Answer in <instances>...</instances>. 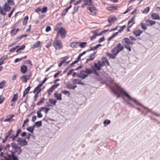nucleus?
<instances>
[{
    "instance_id": "1",
    "label": "nucleus",
    "mask_w": 160,
    "mask_h": 160,
    "mask_svg": "<svg viewBox=\"0 0 160 160\" xmlns=\"http://www.w3.org/2000/svg\"><path fill=\"white\" fill-rule=\"evenodd\" d=\"M112 91L115 94H118L117 98H119L121 95H125L128 98V100L133 101L136 104L141 105L136 100H134L127 93L123 88H122L118 84H115L114 87L112 89Z\"/></svg>"
},
{
    "instance_id": "2",
    "label": "nucleus",
    "mask_w": 160,
    "mask_h": 160,
    "mask_svg": "<svg viewBox=\"0 0 160 160\" xmlns=\"http://www.w3.org/2000/svg\"><path fill=\"white\" fill-rule=\"evenodd\" d=\"M11 146L12 148V151H10V154H8V158L4 156V158L8 160H18V157L15 155V153H17L18 155L20 154L22 151V149L21 147H18L17 144L15 142L12 143L11 144Z\"/></svg>"
},
{
    "instance_id": "3",
    "label": "nucleus",
    "mask_w": 160,
    "mask_h": 160,
    "mask_svg": "<svg viewBox=\"0 0 160 160\" xmlns=\"http://www.w3.org/2000/svg\"><path fill=\"white\" fill-rule=\"evenodd\" d=\"M58 38H57L56 37L53 43V45L56 49L57 50H60L62 48V43L61 41L58 39Z\"/></svg>"
},
{
    "instance_id": "4",
    "label": "nucleus",
    "mask_w": 160,
    "mask_h": 160,
    "mask_svg": "<svg viewBox=\"0 0 160 160\" xmlns=\"http://www.w3.org/2000/svg\"><path fill=\"white\" fill-rule=\"evenodd\" d=\"M67 34L66 31L63 27H61L60 29L58 31L56 37L58 38V36L60 35L62 38H64L66 36Z\"/></svg>"
},
{
    "instance_id": "5",
    "label": "nucleus",
    "mask_w": 160,
    "mask_h": 160,
    "mask_svg": "<svg viewBox=\"0 0 160 160\" xmlns=\"http://www.w3.org/2000/svg\"><path fill=\"white\" fill-rule=\"evenodd\" d=\"M124 48V47L122 46L121 43H118L116 44L112 50L114 52L118 54L120 52L122 51Z\"/></svg>"
},
{
    "instance_id": "6",
    "label": "nucleus",
    "mask_w": 160,
    "mask_h": 160,
    "mask_svg": "<svg viewBox=\"0 0 160 160\" xmlns=\"http://www.w3.org/2000/svg\"><path fill=\"white\" fill-rule=\"evenodd\" d=\"M87 8L90 11L92 15H95L96 14L97 9L94 5H91V6L87 7Z\"/></svg>"
},
{
    "instance_id": "7",
    "label": "nucleus",
    "mask_w": 160,
    "mask_h": 160,
    "mask_svg": "<svg viewBox=\"0 0 160 160\" xmlns=\"http://www.w3.org/2000/svg\"><path fill=\"white\" fill-rule=\"evenodd\" d=\"M17 141L18 142V144H20L21 146H24L27 145V142L26 141V140L23 139L21 138H18L17 139Z\"/></svg>"
},
{
    "instance_id": "8",
    "label": "nucleus",
    "mask_w": 160,
    "mask_h": 160,
    "mask_svg": "<svg viewBox=\"0 0 160 160\" xmlns=\"http://www.w3.org/2000/svg\"><path fill=\"white\" fill-rule=\"evenodd\" d=\"M77 76L82 79H83L88 77V75L87 74L84 70H82L80 71V74L77 75Z\"/></svg>"
},
{
    "instance_id": "9",
    "label": "nucleus",
    "mask_w": 160,
    "mask_h": 160,
    "mask_svg": "<svg viewBox=\"0 0 160 160\" xmlns=\"http://www.w3.org/2000/svg\"><path fill=\"white\" fill-rule=\"evenodd\" d=\"M59 85V83L53 85L48 90V94L49 95H50L51 93L53 92L54 90L57 88Z\"/></svg>"
},
{
    "instance_id": "10",
    "label": "nucleus",
    "mask_w": 160,
    "mask_h": 160,
    "mask_svg": "<svg viewBox=\"0 0 160 160\" xmlns=\"http://www.w3.org/2000/svg\"><path fill=\"white\" fill-rule=\"evenodd\" d=\"M111 52L112 54L110 53L107 52V56H108L110 59H115L116 56H117L118 54H117L114 52L112 50Z\"/></svg>"
},
{
    "instance_id": "11",
    "label": "nucleus",
    "mask_w": 160,
    "mask_h": 160,
    "mask_svg": "<svg viewBox=\"0 0 160 160\" xmlns=\"http://www.w3.org/2000/svg\"><path fill=\"white\" fill-rule=\"evenodd\" d=\"M30 77L31 75L30 74L23 75L21 77V79L22 80V82L26 83L27 80L30 78Z\"/></svg>"
},
{
    "instance_id": "12",
    "label": "nucleus",
    "mask_w": 160,
    "mask_h": 160,
    "mask_svg": "<svg viewBox=\"0 0 160 160\" xmlns=\"http://www.w3.org/2000/svg\"><path fill=\"white\" fill-rule=\"evenodd\" d=\"M42 86V84H39L34 89L33 93L39 94L41 91V87Z\"/></svg>"
},
{
    "instance_id": "13",
    "label": "nucleus",
    "mask_w": 160,
    "mask_h": 160,
    "mask_svg": "<svg viewBox=\"0 0 160 160\" xmlns=\"http://www.w3.org/2000/svg\"><path fill=\"white\" fill-rule=\"evenodd\" d=\"M3 9L6 12H8L11 10V7L7 3H5L2 7Z\"/></svg>"
},
{
    "instance_id": "14",
    "label": "nucleus",
    "mask_w": 160,
    "mask_h": 160,
    "mask_svg": "<svg viewBox=\"0 0 160 160\" xmlns=\"http://www.w3.org/2000/svg\"><path fill=\"white\" fill-rule=\"evenodd\" d=\"M54 97L56 98V100L60 101H61L62 100V94L61 93H59L57 92H55L54 93Z\"/></svg>"
},
{
    "instance_id": "15",
    "label": "nucleus",
    "mask_w": 160,
    "mask_h": 160,
    "mask_svg": "<svg viewBox=\"0 0 160 160\" xmlns=\"http://www.w3.org/2000/svg\"><path fill=\"white\" fill-rule=\"evenodd\" d=\"M151 17L153 19L159 20L160 19V17L159 14L158 13H153L151 14Z\"/></svg>"
},
{
    "instance_id": "16",
    "label": "nucleus",
    "mask_w": 160,
    "mask_h": 160,
    "mask_svg": "<svg viewBox=\"0 0 160 160\" xmlns=\"http://www.w3.org/2000/svg\"><path fill=\"white\" fill-rule=\"evenodd\" d=\"M96 52H94L93 53L91 54L90 55V57H89L90 58L89 59H87L86 62L87 63L89 61L93 60L95 57V55L96 54Z\"/></svg>"
},
{
    "instance_id": "17",
    "label": "nucleus",
    "mask_w": 160,
    "mask_h": 160,
    "mask_svg": "<svg viewBox=\"0 0 160 160\" xmlns=\"http://www.w3.org/2000/svg\"><path fill=\"white\" fill-rule=\"evenodd\" d=\"M142 32V31L141 30H136L133 31V33L135 36L137 37L140 36Z\"/></svg>"
},
{
    "instance_id": "18",
    "label": "nucleus",
    "mask_w": 160,
    "mask_h": 160,
    "mask_svg": "<svg viewBox=\"0 0 160 160\" xmlns=\"http://www.w3.org/2000/svg\"><path fill=\"white\" fill-rule=\"evenodd\" d=\"M122 43L124 42L126 44L124 45H130L131 41L128 38H124L122 40Z\"/></svg>"
},
{
    "instance_id": "19",
    "label": "nucleus",
    "mask_w": 160,
    "mask_h": 160,
    "mask_svg": "<svg viewBox=\"0 0 160 160\" xmlns=\"http://www.w3.org/2000/svg\"><path fill=\"white\" fill-rule=\"evenodd\" d=\"M46 109L44 108H41L39 111L37 112V117L38 118H41L42 117V115L41 113V112L44 110V109Z\"/></svg>"
},
{
    "instance_id": "20",
    "label": "nucleus",
    "mask_w": 160,
    "mask_h": 160,
    "mask_svg": "<svg viewBox=\"0 0 160 160\" xmlns=\"http://www.w3.org/2000/svg\"><path fill=\"white\" fill-rule=\"evenodd\" d=\"M146 22L147 25L148 26H151L155 24L156 23L155 21L149 20H147L146 21Z\"/></svg>"
},
{
    "instance_id": "21",
    "label": "nucleus",
    "mask_w": 160,
    "mask_h": 160,
    "mask_svg": "<svg viewBox=\"0 0 160 160\" xmlns=\"http://www.w3.org/2000/svg\"><path fill=\"white\" fill-rule=\"evenodd\" d=\"M135 16H134L133 17L131 18L129 21L128 23V25H129L131 23H132V24L129 26V28H131L132 26V25L135 23L134 21L135 18Z\"/></svg>"
},
{
    "instance_id": "22",
    "label": "nucleus",
    "mask_w": 160,
    "mask_h": 160,
    "mask_svg": "<svg viewBox=\"0 0 160 160\" xmlns=\"http://www.w3.org/2000/svg\"><path fill=\"white\" fill-rule=\"evenodd\" d=\"M117 20V18L115 17H110L108 18V21L109 23H111Z\"/></svg>"
},
{
    "instance_id": "23",
    "label": "nucleus",
    "mask_w": 160,
    "mask_h": 160,
    "mask_svg": "<svg viewBox=\"0 0 160 160\" xmlns=\"http://www.w3.org/2000/svg\"><path fill=\"white\" fill-rule=\"evenodd\" d=\"M83 2L84 3V5L88 6L91 5L92 3V0H83Z\"/></svg>"
},
{
    "instance_id": "24",
    "label": "nucleus",
    "mask_w": 160,
    "mask_h": 160,
    "mask_svg": "<svg viewBox=\"0 0 160 160\" xmlns=\"http://www.w3.org/2000/svg\"><path fill=\"white\" fill-rule=\"evenodd\" d=\"M14 116L13 115H11L9 116H6V118L4 120L5 122H10V120Z\"/></svg>"
},
{
    "instance_id": "25",
    "label": "nucleus",
    "mask_w": 160,
    "mask_h": 160,
    "mask_svg": "<svg viewBox=\"0 0 160 160\" xmlns=\"http://www.w3.org/2000/svg\"><path fill=\"white\" fill-rule=\"evenodd\" d=\"M102 62L106 66H109V62L106 58H104L102 59Z\"/></svg>"
},
{
    "instance_id": "26",
    "label": "nucleus",
    "mask_w": 160,
    "mask_h": 160,
    "mask_svg": "<svg viewBox=\"0 0 160 160\" xmlns=\"http://www.w3.org/2000/svg\"><path fill=\"white\" fill-rule=\"evenodd\" d=\"M84 71L87 75L93 73V69L86 68L85 70Z\"/></svg>"
},
{
    "instance_id": "27",
    "label": "nucleus",
    "mask_w": 160,
    "mask_h": 160,
    "mask_svg": "<svg viewBox=\"0 0 160 160\" xmlns=\"http://www.w3.org/2000/svg\"><path fill=\"white\" fill-rule=\"evenodd\" d=\"M27 69V68L26 66H23L21 67V71L22 73H25L26 72Z\"/></svg>"
},
{
    "instance_id": "28",
    "label": "nucleus",
    "mask_w": 160,
    "mask_h": 160,
    "mask_svg": "<svg viewBox=\"0 0 160 160\" xmlns=\"http://www.w3.org/2000/svg\"><path fill=\"white\" fill-rule=\"evenodd\" d=\"M101 45H102L101 44H97L96 46L91 48L90 49L87 50V51H89L92 50L94 51L96 50L99 47L101 46Z\"/></svg>"
},
{
    "instance_id": "29",
    "label": "nucleus",
    "mask_w": 160,
    "mask_h": 160,
    "mask_svg": "<svg viewBox=\"0 0 160 160\" xmlns=\"http://www.w3.org/2000/svg\"><path fill=\"white\" fill-rule=\"evenodd\" d=\"M49 102L50 103L53 104L54 106L56 105L57 102V100L53 98L49 99Z\"/></svg>"
},
{
    "instance_id": "30",
    "label": "nucleus",
    "mask_w": 160,
    "mask_h": 160,
    "mask_svg": "<svg viewBox=\"0 0 160 160\" xmlns=\"http://www.w3.org/2000/svg\"><path fill=\"white\" fill-rule=\"evenodd\" d=\"M71 5L69 6L68 7L66 8L62 12V15H65L68 10L72 7Z\"/></svg>"
},
{
    "instance_id": "31",
    "label": "nucleus",
    "mask_w": 160,
    "mask_h": 160,
    "mask_svg": "<svg viewBox=\"0 0 160 160\" xmlns=\"http://www.w3.org/2000/svg\"><path fill=\"white\" fill-rule=\"evenodd\" d=\"M117 6H112L107 8V9L108 11H111L112 10L117 9Z\"/></svg>"
},
{
    "instance_id": "32",
    "label": "nucleus",
    "mask_w": 160,
    "mask_h": 160,
    "mask_svg": "<svg viewBox=\"0 0 160 160\" xmlns=\"http://www.w3.org/2000/svg\"><path fill=\"white\" fill-rule=\"evenodd\" d=\"M78 44V42H72L70 43V46L72 48H76L77 47Z\"/></svg>"
},
{
    "instance_id": "33",
    "label": "nucleus",
    "mask_w": 160,
    "mask_h": 160,
    "mask_svg": "<svg viewBox=\"0 0 160 160\" xmlns=\"http://www.w3.org/2000/svg\"><path fill=\"white\" fill-rule=\"evenodd\" d=\"M35 125L36 127L38 128L40 127L42 125V121H40L36 122L35 123Z\"/></svg>"
},
{
    "instance_id": "34",
    "label": "nucleus",
    "mask_w": 160,
    "mask_h": 160,
    "mask_svg": "<svg viewBox=\"0 0 160 160\" xmlns=\"http://www.w3.org/2000/svg\"><path fill=\"white\" fill-rule=\"evenodd\" d=\"M18 94L17 93L15 94L14 95L12 98L11 99V101L12 102H14L16 101L18 99Z\"/></svg>"
},
{
    "instance_id": "35",
    "label": "nucleus",
    "mask_w": 160,
    "mask_h": 160,
    "mask_svg": "<svg viewBox=\"0 0 160 160\" xmlns=\"http://www.w3.org/2000/svg\"><path fill=\"white\" fill-rule=\"evenodd\" d=\"M93 33L94 35L90 37L91 40V41L93 40L94 39L96 38L97 35H96V31H93Z\"/></svg>"
},
{
    "instance_id": "36",
    "label": "nucleus",
    "mask_w": 160,
    "mask_h": 160,
    "mask_svg": "<svg viewBox=\"0 0 160 160\" xmlns=\"http://www.w3.org/2000/svg\"><path fill=\"white\" fill-rule=\"evenodd\" d=\"M28 19V16H26L24 18L22 21V23L23 25H25L27 24Z\"/></svg>"
},
{
    "instance_id": "37",
    "label": "nucleus",
    "mask_w": 160,
    "mask_h": 160,
    "mask_svg": "<svg viewBox=\"0 0 160 160\" xmlns=\"http://www.w3.org/2000/svg\"><path fill=\"white\" fill-rule=\"evenodd\" d=\"M87 43V42H80L79 44V46L81 48H84L86 46Z\"/></svg>"
},
{
    "instance_id": "38",
    "label": "nucleus",
    "mask_w": 160,
    "mask_h": 160,
    "mask_svg": "<svg viewBox=\"0 0 160 160\" xmlns=\"http://www.w3.org/2000/svg\"><path fill=\"white\" fill-rule=\"evenodd\" d=\"M6 82L5 81H3L0 82V89L2 88L5 86Z\"/></svg>"
},
{
    "instance_id": "39",
    "label": "nucleus",
    "mask_w": 160,
    "mask_h": 160,
    "mask_svg": "<svg viewBox=\"0 0 160 160\" xmlns=\"http://www.w3.org/2000/svg\"><path fill=\"white\" fill-rule=\"evenodd\" d=\"M41 44V42L39 41H38L36 43L34 44L33 45V48H36L38 47Z\"/></svg>"
},
{
    "instance_id": "40",
    "label": "nucleus",
    "mask_w": 160,
    "mask_h": 160,
    "mask_svg": "<svg viewBox=\"0 0 160 160\" xmlns=\"http://www.w3.org/2000/svg\"><path fill=\"white\" fill-rule=\"evenodd\" d=\"M66 88L68 89H72V85L71 83H67L66 85Z\"/></svg>"
},
{
    "instance_id": "41",
    "label": "nucleus",
    "mask_w": 160,
    "mask_h": 160,
    "mask_svg": "<svg viewBox=\"0 0 160 160\" xmlns=\"http://www.w3.org/2000/svg\"><path fill=\"white\" fill-rule=\"evenodd\" d=\"M19 30V29H17L16 30L15 29H14L12 30L11 33L13 35H15Z\"/></svg>"
},
{
    "instance_id": "42",
    "label": "nucleus",
    "mask_w": 160,
    "mask_h": 160,
    "mask_svg": "<svg viewBox=\"0 0 160 160\" xmlns=\"http://www.w3.org/2000/svg\"><path fill=\"white\" fill-rule=\"evenodd\" d=\"M61 93L64 94L65 95H67V94H68L69 96H70V92L66 90H62V91Z\"/></svg>"
},
{
    "instance_id": "43",
    "label": "nucleus",
    "mask_w": 160,
    "mask_h": 160,
    "mask_svg": "<svg viewBox=\"0 0 160 160\" xmlns=\"http://www.w3.org/2000/svg\"><path fill=\"white\" fill-rule=\"evenodd\" d=\"M80 80L78 79H74L72 81V82L74 84H79Z\"/></svg>"
},
{
    "instance_id": "44",
    "label": "nucleus",
    "mask_w": 160,
    "mask_h": 160,
    "mask_svg": "<svg viewBox=\"0 0 160 160\" xmlns=\"http://www.w3.org/2000/svg\"><path fill=\"white\" fill-rule=\"evenodd\" d=\"M141 27L142 29L145 30L147 29V27L145 24L142 23L141 24Z\"/></svg>"
},
{
    "instance_id": "45",
    "label": "nucleus",
    "mask_w": 160,
    "mask_h": 160,
    "mask_svg": "<svg viewBox=\"0 0 160 160\" xmlns=\"http://www.w3.org/2000/svg\"><path fill=\"white\" fill-rule=\"evenodd\" d=\"M150 10V8L149 7H147L144 9V10L142 12L144 13H147Z\"/></svg>"
},
{
    "instance_id": "46",
    "label": "nucleus",
    "mask_w": 160,
    "mask_h": 160,
    "mask_svg": "<svg viewBox=\"0 0 160 160\" xmlns=\"http://www.w3.org/2000/svg\"><path fill=\"white\" fill-rule=\"evenodd\" d=\"M94 66L98 70H99L101 69V66L100 65H98L97 63H94Z\"/></svg>"
},
{
    "instance_id": "47",
    "label": "nucleus",
    "mask_w": 160,
    "mask_h": 160,
    "mask_svg": "<svg viewBox=\"0 0 160 160\" xmlns=\"http://www.w3.org/2000/svg\"><path fill=\"white\" fill-rule=\"evenodd\" d=\"M126 27L125 25L121 27L120 29L118 30V32H121Z\"/></svg>"
},
{
    "instance_id": "48",
    "label": "nucleus",
    "mask_w": 160,
    "mask_h": 160,
    "mask_svg": "<svg viewBox=\"0 0 160 160\" xmlns=\"http://www.w3.org/2000/svg\"><path fill=\"white\" fill-rule=\"evenodd\" d=\"M131 45H124L125 48L127 49L129 52L131 51Z\"/></svg>"
},
{
    "instance_id": "49",
    "label": "nucleus",
    "mask_w": 160,
    "mask_h": 160,
    "mask_svg": "<svg viewBox=\"0 0 160 160\" xmlns=\"http://www.w3.org/2000/svg\"><path fill=\"white\" fill-rule=\"evenodd\" d=\"M7 2L8 3L11 5H14L13 0H7Z\"/></svg>"
},
{
    "instance_id": "50",
    "label": "nucleus",
    "mask_w": 160,
    "mask_h": 160,
    "mask_svg": "<svg viewBox=\"0 0 160 160\" xmlns=\"http://www.w3.org/2000/svg\"><path fill=\"white\" fill-rule=\"evenodd\" d=\"M31 88V87L30 86H29L24 91V92L26 93V94H27L28 92H29L30 89Z\"/></svg>"
},
{
    "instance_id": "51",
    "label": "nucleus",
    "mask_w": 160,
    "mask_h": 160,
    "mask_svg": "<svg viewBox=\"0 0 160 160\" xmlns=\"http://www.w3.org/2000/svg\"><path fill=\"white\" fill-rule=\"evenodd\" d=\"M26 129L31 133H32L33 132V128H32L31 127L27 128Z\"/></svg>"
},
{
    "instance_id": "52",
    "label": "nucleus",
    "mask_w": 160,
    "mask_h": 160,
    "mask_svg": "<svg viewBox=\"0 0 160 160\" xmlns=\"http://www.w3.org/2000/svg\"><path fill=\"white\" fill-rule=\"evenodd\" d=\"M44 99V98H41V99L40 100V101L39 102H38V103H37V105L39 106L40 105L41 103H42L43 102Z\"/></svg>"
},
{
    "instance_id": "53",
    "label": "nucleus",
    "mask_w": 160,
    "mask_h": 160,
    "mask_svg": "<svg viewBox=\"0 0 160 160\" xmlns=\"http://www.w3.org/2000/svg\"><path fill=\"white\" fill-rule=\"evenodd\" d=\"M61 24L60 23H58L56 25L55 27V30L58 29L60 27Z\"/></svg>"
},
{
    "instance_id": "54",
    "label": "nucleus",
    "mask_w": 160,
    "mask_h": 160,
    "mask_svg": "<svg viewBox=\"0 0 160 160\" xmlns=\"http://www.w3.org/2000/svg\"><path fill=\"white\" fill-rule=\"evenodd\" d=\"M8 55L3 56L1 58L0 60L2 61H4V60L8 58Z\"/></svg>"
},
{
    "instance_id": "55",
    "label": "nucleus",
    "mask_w": 160,
    "mask_h": 160,
    "mask_svg": "<svg viewBox=\"0 0 160 160\" xmlns=\"http://www.w3.org/2000/svg\"><path fill=\"white\" fill-rule=\"evenodd\" d=\"M18 137H16V135H14L13 134L12 135V136L10 137V138L12 139V141H14L16 138Z\"/></svg>"
},
{
    "instance_id": "56",
    "label": "nucleus",
    "mask_w": 160,
    "mask_h": 160,
    "mask_svg": "<svg viewBox=\"0 0 160 160\" xmlns=\"http://www.w3.org/2000/svg\"><path fill=\"white\" fill-rule=\"evenodd\" d=\"M110 123V121L108 120V119L105 120L103 122L104 124H107V125L109 124Z\"/></svg>"
},
{
    "instance_id": "57",
    "label": "nucleus",
    "mask_w": 160,
    "mask_h": 160,
    "mask_svg": "<svg viewBox=\"0 0 160 160\" xmlns=\"http://www.w3.org/2000/svg\"><path fill=\"white\" fill-rule=\"evenodd\" d=\"M78 8H79V7H75L74 8V10H73L74 12H73L72 13L73 14L75 13L76 12H77L78 11Z\"/></svg>"
},
{
    "instance_id": "58",
    "label": "nucleus",
    "mask_w": 160,
    "mask_h": 160,
    "mask_svg": "<svg viewBox=\"0 0 160 160\" xmlns=\"http://www.w3.org/2000/svg\"><path fill=\"white\" fill-rule=\"evenodd\" d=\"M4 100V98L2 96L0 95V103H2Z\"/></svg>"
},
{
    "instance_id": "59",
    "label": "nucleus",
    "mask_w": 160,
    "mask_h": 160,
    "mask_svg": "<svg viewBox=\"0 0 160 160\" xmlns=\"http://www.w3.org/2000/svg\"><path fill=\"white\" fill-rule=\"evenodd\" d=\"M47 11V7H44L41 10L42 12V13H44L46 12Z\"/></svg>"
},
{
    "instance_id": "60",
    "label": "nucleus",
    "mask_w": 160,
    "mask_h": 160,
    "mask_svg": "<svg viewBox=\"0 0 160 160\" xmlns=\"http://www.w3.org/2000/svg\"><path fill=\"white\" fill-rule=\"evenodd\" d=\"M43 108H44L46 109H44V110L43 111H44L46 113H47L50 110V108H46V107H43Z\"/></svg>"
},
{
    "instance_id": "61",
    "label": "nucleus",
    "mask_w": 160,
    "mask_h": 160,
    "mask_svg": "<svg viewBox=\"0 0 160 160\" xmlns=\"http://www.w3.org/2000/svg\"><path fill=\"white\" fill-rule=\"evenodd\" d=\"M61 71H58L57 73L54 74V78H56L57 76L61 73Z\"/></svg>"
},
{
    "instance_id": "62",
    "label": "nucleus",
    "mask_w": 160,
    "mask_h": 160,
    "mask_svg": "<svg viewBox=\"0 0 160 160\" xmlns=\"http://www.w3.org/2000/svg\"><path fill=\"white\" fill-rule=\"evenodd\" d=\"M130 40L132 41H135L136 40V38L132 36H130L129 37Z\"/></svg>"
},
{
    "instance_id": "63",
    "label": "nucleus",
    "mask_w": 160,
    "mask_h": 160,
    "mask_svg": "<svg viewBox=\"0 0 160 160\" xmlns=\"http://www.w3.org/2000/svg\"><path fill=\"white\" fill-rule=\"evenodd\" d=\"M21 132L20 129H18L17 130L16 134V137H18L19 134Z\"/></svg>"
},
{
    "instance_id": "64",
    "label": "nucleus",
    "mask_w": 160,
    "mask_h": 160,
    "mask_svg": "<svg viewBox=\"0 0 160 160\" xmlns=\"http://www.w3.org/2000/svg\"><path fill=\"white\" fill-rule=\"evenodd\" d=\"M13 132V131L12 129H11L10 131H9L7 133V136H8V137H9V135L12 133Z\"/></svg>"
}]
</instances>
